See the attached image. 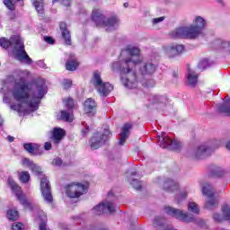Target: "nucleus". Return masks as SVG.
<instances>
[{
	"instance_id": "obj_1",
	"label": "nucleus",
	"mask_w": 230,
	"mask_h": 230,
	"mask_svg": "<svg viewBox=\"0 0 230 230\" xmlns=\"http://www.w3.org/2000/svg\"><path fill=\"white\" fill-rule=\"evenodd\" d=\"M6 84L13 85L12 94L19 104L10 105L12 111L17 112H35L39 110L40 99L44 98L47 93L46 81L40 79L35 84H21L19 78L13 75H10L5 79Z\"/></svg>"
},
{
	"instance_id": "obj_2",
	"label": "nucleus",
	"mask_w": 230,
	"mask_h": 230,
	"mask_svg": "<svg viewBox=\"0 0 230 230\" xmlns=\"http://www.w3.org/2000/svg\"><path fill=\"white\" fill-rule=\"evenodd\" d=\"M0 46L4 48V49H8V48H13V53L14 55V58L21 62V64H25V66H31L33 64V60L31 59L28 53L24 49V41L22 38L19 35L11 36L10 40L6 38L0 39Z\"/></svg>"
},
{
	"instance_id": "obj_3",
	"label": "nucleus",
	"mask_w": 230,
	"mask_h": 230,
	"mask_svg": "<svg viewBox=\"0 0 230 230\" xmlns=\"http://www.w3.org/2000/svg\"><path fill=\"white\" fill-rule=\"evenodd\" d=\"M125 58L122 60L113 62L111 66V71L115 73L116 71H120L122 74L121 82L124 86L128 89H136L137 87V77L136 76V72L132 69L130 66H124Z\"/></svg>"
},
{
	"instance_id": "obj_4",
	"label": "nucleus",
	"mask_w": 230,
	"mask_h": 230,
	"mask_svg": "<svg viewBox=\"0 0 230 230\" xmlns=\"http://www.w3.org/2000/svg\"><path fill=\"white\" fill-rule=\"evenodd\" d=\"M120 58H124L123 66H130L132 69L143 62V58L139 56V49L137 47H127L121 51Z\"/></svg>"
},
{
	"instance_id": "obj_5",
	"label": "nucleus",
	"mask_w": 230,
	"mask_h": 230,
	"mask_svg": "<svg viewBox=\"0 0 230 230\" xmlns=\"http://www.w3.org/2000/svg\"><path fill=\"white\" fill-rule=\"evenodd\" d=\"M199 31L192 24L185 27H179L171 32L172 39H197L200 35Z\"/></svg>"
},
{
	"instance_id": "obj_6",
	"label": "nucleus",
	"mask_w": 230,
	"mask_h": 230,
	"mask_svg": "<svg viewBox=\"0 0 230 230\" xmlns=\"http://www.w3.org/2000/svg\"><path fill=\"white\" fill-rule=\"evenodd\" d=\"M91 82L92 85L95 87L101 96H109L111 92L114 89V86L110 83H103L100 72L93 73V77Z\"/></svg>"
},
{
	"instance_id": "obj_7",
	"label": "nucleus",
	"mask_w": 230,
	"mask_h": 230,
	"mask_svg": "<svg viewBox=\"0 0 230 230\" xmlns=\"http://www.w3.org/2000/svg\"><path fill=\"white\" fill-rule=\"evenodd\" d=\"M164 213L169 215V217H172V218L180 220L181 222H193V220H195L191 214L173 207H165Z\"/></svg>"
},
{
	"instance_id": "obj_8",
	"label": "nucleus",
	"mask_w": 230,
	"mask_h": 230,
	"mask_svg": "<svg viewBox=\"0 0 230 230\" xmlns=\"http://www.w3.org/2000/svg\"><path fill=\"white\" fill-rule=\"evenodd\" d=\"M87 193V187L80 182H72L66 187V194L70 199H78Z\"/></svg>"
},
{
	"instance_id": "obj_9",
	"label": "nucleus",
	"mask_w": 230,
	"mask_h": 230,
	"mask_svg": "<svg viewBox=\"0 0 230 230\" xmlns=\"http://www.w3.org/2000/svg\"><path fill=\"white\" fill-rule=\"evenodd\" d=\"M202 193L208 197L205 204L207 209H211V208L218 206V199L215 197V189L211 184L204 183L202 186Z\"/></svg>"
},
{
	"instance_id": "obj_10",
	"label": "nucleus",
	"mask_w": 230,
	"mask_h": 230,
	"mask_svg": "<svg viewBox=\"0 0 230 230\" xmlns=\"http://www.w3.org/2000/svg\"><path fill=\"white\" fill-rule=\"evenodd\" d=\"M111 131L109 129H104L103 134L94 133L93 136L90 139V146L92 150H98L101 146H103L109 139V136Z\"/></svg>"
},
{
	"instance_id": "obj_11",
	"label": "nucleus",
	"mask_w": 230,
	"mask_h": 230,
	"mask_svg": "<svg viewBox=\"0 0 230 230\" xmlns=\"http://www.w3.org/2000/svg\"><path fill=\"white\" fill-rule=\"evenodd\" d=\"M8 184L11 186L12 190L15 193L21 204L24 206V208L31 209V203H30V200L26 199V197L22 194V190H21V187L15 183V181H13L12 177L8 178Z\"/></svg>"
},
{
	"instance_id": "obj_12",
	"label": "nucleus",
	"mask_w": 230,
	"mask_h": 230,
	"mask_svg": "<svg viewBox=\"0 0 230 230\" xmlns=\"http://www.w3.org/2000/svg\"><path fill=\"white\" fill-rule=\"evenodd\" d=\"M114 211H116L114 203L107 199L99 203L93 209L94 215H105V213H114Z\"/></svg>"
},
{
	"instance_id": "obj_13",
	"label": "nucleus",
	"mask_w": 230,
	"mask_h": 230,
	"mask_svg": "<svg viewBox=\"0 0 230 230\" xmlns=\"http://www.w3.org/2000/svg\"><path fill=\"white\" fill-rule=\"evenodd\" d=\"M184 45L172 43L170 45H166L163 48L164 55L169 58H174V57H179V55H182L184 52Z\"/></svg>"
},
{
	"instance_id": "obj_14",
	"label": "nucleus",
	"mask_w": 230,
	"mask_h": 230,
	"mask_svg": "<svg viewBox=\"0 0 230 230\" xmlns=\"http://www.w3.org/2000/svg\"><path fill=\"white\" fill-rule=\"evenodd\" d=\"M99 28H104L108 32L116 31V30L119 28V19H118L116 16L106 17Z\"/></svg>"
},
{
	"instance_id": "obj_15",
	"label": "nucleus",
	"mask_w": 230,
	"mask_h": 230,
	"mask_svg": "<svg viewBox=\"0 0 230 230\" xmlns=\"http://www.w3.org/2000/svg\"><path fill=\"white\" fill-rule=\"evenodd\" d=\"M40 191L45 202H53V195H51V185L48 178L43 177L40 180Z\"/></svg>"
},
{
	"instance_id": "obj_16",
	"label": "nucleus",
	"mask_w": 230,
	"mask_h": 230,
	"mask_svg": "<svg viewBox=\"0 0 230 230\" xmlns=\"http://www.w3.org/2000/svg\"><path fill=\"white\" fill-rule=\"evenodd\" d=\"M106 19L105 13L101 8H93L92 12V20L96 24V26L100 27L102 23Z\"/></svg>"
},
{
	"instance_id": "obj_17",
	"label": "nucleus",
	"mask_w": 230,
	"mask_h": 230,
	"mask_svg": "<svg viewBox=\"0 0 230 230\" xmlns=\"http://www.w3.org/2000/svg\"><path fill=\"white\" fill-rule=\"evenodd\" d=\"M84 111L86 114L94 116L96 114V102L93 98H88L84 103Z\"/></svg>"
},
{
	"instance_id": "obj_18",
	"label": "nucleus",
	"mask_w": 230,
	"mask_h": 230,
	"mask_svg": "<svg viewBox=\"0 0 230 230\" xmlns=\"http://www.w3.org/2000/svg\"><path fill=\"white\" fill-rule=\"evenodd\" d=\"M130 128H132L131 124H125L122 127V132L119 134V145L120 146H123L125 143L127 142V139H128V136H130Z\"/></svg>"
},
{
	"instance_id": "obj_19",
	"label": "nucleus",
	"mask_w": 230,
	"mask_h": 230,
	"mask_svg": "<svg viewBox=\"0 0 230 230\" xmlns=\"http://www.w3.org/2000/svg\"><path fill=\"white\" fill-rule=\"evenodd\" d=\"M59 28L66 44H67V46H71V32L67 30V24L62 22L59 24Z\"/></svg>"
},
{
	"instance_id": "obj_20",
	"label": "nucleus",
	"mask_w": 230,
	"mask_h": 230,
	"mask_svg": "<svg viewBox=\"0 0 230 230\" xmlns=\"http://www.w3.org/2000/svg\"><path fill=\"white\" fill-rule=\"evenodd\" d=\"M165 191H177L179 190V181L172 178L167 179L164 183Z\"/></svg>"
},
{
	"instance_id": "obj_21",
	"label": "nucleus",
	"mask_w": 230,
	"mask_h": 230,
	"mask_svg": "<svg viewBox=\"0 0 230 230\" xmlns=\"http://www.w3.org/2000/svg\"><path fill=\"white\" fill-rule=\"evenodd\" d=\"M199 82V75L195 73L194 70H191L190 68L187 71V84L190 87H195Z\"/></svg>"
},
{
	"instance_id": "obj_22",
	"label": "nucleus",
	"mask_w": 230,
	"mask_h": 230,
	"mask_svg": "<svg viewBox=\"0 0 230 230\" xmlns=\"http://www.w3.org/2000/svg\"><path fill=\"white\" fill-rule=\"evenodd\" d=\"M157 66L152 61L146 62L140 68L142 75H154Z\"/></svg>"
},
{
	"instance_id": "obj_23",
	"label": "nucleus",
	"mask_w": 230,
	"mask_h": 230,
	"mask_svg": "<svg viewBox=\"0 0 230 230\" xmlns=\"http://www.w3.org/2000/svg\"><path fill=\"white\" fill-rule=\"evenodd\" d=\"M206 24L208 22L202 16H196L192 21V26L198 30L200 33H202V30L206 28Z\"/></svg>"
},
{
	"instance_id": "obj_24",
	"label": "nucleus",
	"mask_w": 230,
	"mask_h": 230,
	"mask_svg": "<svg viewBox=\"0 0 230 230\" xmlns=\"http://www.w3.org/2000/svg\"><path fill=\"white\" fill-rule=\"evenodd\" d=\"M66 137V130L61 128H55L52 133V139L56 145H58Z\"/></svg>"
},
{
	"instance_id": "obj_25",
	"label": "nucleus",
	"mask_w": 230,
	"mask_h": 230,
	"mask_svg": "<svg viewBox=\"0 0 230 230\" xmlns=\"http://www.w3.org/2000/svg\"><path fill=\"white\" fill-rule=\"evenodd\" d=\"M208 152H209V146L206 145L199 146L194 152V155L197 159H202Z\"/></svg>"
},
{
	"instance_id": "obj_26",
	"label": "nucleus",
	"mask_w": 230,
	"mask_h": 230,
	"mask_svg": "<svg viewBox=\"0 0 230 230\" xmlns=\"http://www.w3.org/2000/svg\"><path fill=\"white\" fill-rule=\"evenodd\" d=\"M159 146L161 148H170V144L172 143V138L166 136V133H162L161 136H158Z\"/></svg>"
},
{
	"instance_id": "obj_27",
	"label": "nucleus",
	"mask_w": 230,
	"mask_h": 230,
	"mask_svg": "<svg viewBox=\"0 0 230 230\" xmlns=\"http://www.w3.org/2000/svg\"><path fill=\"white\" fill-rule=\"evenodd\" d=\"M15 76L18 78V82L20 84H27L26 78H30V71L29 70H18L15 72Z\"/></svg>"
},
{
	"instance_id": "obj_28",
	"label": "nucleus",
	"mask_w": 230,
	"mask_h": 230,
	"mask_svg": "<svg viewBox=\"0 0 230 230\" xmlns=\"http://www.w3.org/2000/svg\"><path fill=\"white\" fill-rule=\"evenodd\" d=\"M187 209L193 215L200 214V207H199V204H197L195 201H189L187 204Z\"/></svg>"
},
{
	"instance_id": "obj_29",
	"label": "nucleus",
	"mask_w": 230,
	"mask_h": 230,
	"mask_svg": "<svg viewBox=\"0 0 230 230\" xmlns=\"http://www.w3.org/2000/svg\"><path fill=\"white\" fill-rule=\"evenodd\" d=\"M188 193H190V190L188 188H186L175 197V202L178 204V206H181V204H182V202L188 199Z\"/></svg>"
},
{
	"instance_id": "obj_30",
	"label": "nucleus",
	"mask_w": 230,
	"mask_h": 230,
	"mask_svg": "<svg viewBox=\"0 0 230 230\" xmlns=\"http://www.w3.org/2000/svg\"><path fill=\"white\" fill-rule=\"evenodd\" d=\"M31 2L38 13H44V0H31Z\"/></svg>"
},
{
	"instance_id": "obj_31",
	"label": "nucleus",
	"mask_w": 230,
	"mask_h": 230,
	"mask_svg": "<svg viewBox=\"0 0 230 230\" xmlns=\"http://www.w3.org/2000/svg\"><path fill=\"white\" fill-rule=\"evenodd\" d=\"M37 220H41V223L40 224V230H47L46 220H48V218L46 217V214L43 211L40 212V215L37 217Z\"/></svg>"
},
{
	"instance_id": "obj_32",
	"label": "nucleus",
	"mask_w": 230,
	"mask_h": 230,
	"mask_svg": "<svg viewBox=\"0 0 230 230\" xmlns=\"http://www.w3.org/2000/svg\"><path fill=\"white\" fill-rule=\"evenodd\" d=\"M23 148L29 154H33L39 148V146L37 144L27 143L23 145Z\"/></svg>"
},
{
	"instance_id": "obj_33",
	"label": "nucleus",
	"mask_w": 230,
	"mask_h": 230,
	"mask_svg": "<svg viewBox=\"0 0 230 230\" xmlns=\"http://www.w3.org/2000/svg\"><path fill=\"white\" fill-rule=\"evenodd\" d=\"M60 119L71 123V121H73V113H71L70 111H62Z\"/></svg>"
},
{
	"instance_id": "obj_34",
	"label": "nucleus",
	"mask_w": 230,
	"mask_h": 230,
	"mask_svg": "<svg viewBox=\"0 0 230 230\" xmlns=\"http://www.w3.org/2000/svg\"><path fill=\"white\" fill-rule=\"evenodd\" d=\"M66 67L67 71H75L76 67H78V62L75 60H71L66 62Z\"/></svg>"
},
{
	"instance_id": "obj_35",
	"label": "nucleus",
	"mask_w": 230,
	"mask_h": 230,
	"mask_svg": "<svg viewBox=\"0 0 230 230\" xmlns=\"http://www.w3.org/2000/svg\"><path fill=\"white\" fill-rule=\"evenodd\" d=\"M7 218L9 220H17V218H19V212H17V210H8L7 211Z\"/></svg>"
},
{
	"instance_id": "obj_36",
	"label": "nucleus",
	"mask_w": 230,
	"mask_h": 230,
	"mask_svg": "<svg viewBox=\"0 0 230 230\" xmlns=\"http://www.w3.org/2000/svg\"><path fill=\"white\" fill-rule=\"evenodd\" d=\"M213 219L215 220V222H224V220H226V216L224 215V207H222V215L215 213L213 215Z\"/></svg>"
},
{
	"instance_id": "obj_37",
	"label": "nucleus",
	"mask_w": 230,
	"mask_h": 230,
	"mask_svg": "<svg viewBox=\"0 0 230 230\" xmlns=\"http://www.w3.org/2000/svg\"><path fill=\"white\" fill-rule=\"evenodd\" d=\"M20 181L21 182H23V184H26L30 181V172L27 171L22 172L20 173Z\"/></svg>"
},
{
	"instance_id": "obj_38",
	"label": "nucleus",
	"mask_w": 230,
	"mask_h": 230,
	"mask_svg": "<svg viewBox=\"0 0 230 230\" xmlns=\"http://www.w3.org/2000/svg\"><path fill=\"white\" fill-rule=\"evenodd\" d=\"M181 146L182 145L181 144L180 141L171 139V144L169 146V148L171 150H180Z\"/></svg>"
},
{
	"instance_id": "obj_39",
	"label": "nucleus",
	"mask_w": 230,
	"mask_h": 230,
	"mask_svg": "<svg viewBox=\"0 0 230 230\" xmlns=\"http://www.w3.org/2000/svg\"><path fill=\"white\" fill-rule=\"evenodd\" d=\"M218 111L223 114H226V116H230V106H226V104L219 105Z\"/></svg>"
},
{
	"instance_id": "obj_40",
	"label": "nucleus",
	"mask_w": 230,
	"mask_h": 230,
	"mask_svg": "<svg viewBox=\"0 0 230 230\" xmlns=\"http://www.w3.org/2000/svg\"><path fill=\"white\" fill-rule=\"evenodd\" d=\"M22 165L27 166V168H30V170H31L35 166V163H33V161L30 160L29 158H23Z\"/></svg>"
},
{
	"instance_id": "obj_41",
	"label": "nucleus",
	"mask_w": 230,
	"mask_h": 230,
	"mask_svg": "<svg viewBox=\"0 0 230 230\" xmlns=\"http://www.w3.org/2000/svg\"><path fill=\"white\" fill-rule=\"evenodd\" d=\"M208 66L209 61H208V59H203L199 63L198 67L199 71H204V69H206V67H208Z\"/></svg>"
},
{
	"instance_id": "obj_42",
	"label": "nucleus",
	"mask_w": 230,
	"mask_h": 230,
	"mask_svg": "<svg viewBox=\"0 0 230 230\" xmlns=\"http://www.w3.org/2000/svg\"><path fill=\"white\" fill-rule=\"evenodd\" d=\"M164 19H166V17H164V16H161L158 18H153L151 21V24H152V26H157V24H160V22H163V21H164Z\"/></svg>"
},
{
	"instance_id": "obj_43",
	"label": "nucleus",
	"mask_w": 230,
	"mask_h": 230,
	"mask_svg": "<svg viewBox=\"0 0 230 230\" xmlns=\"http://www.w3.org/2000/svg\"><path fill=\"white\" fill-rule=\"evenodd\" d=\"M131 186L135 189V190H141V181H139V180L137 179H133L132 181L130 182Z\"/></svg>"
},
{
	"instance_id": "obj_44",
	"label": "nucleus",
	"mask_w": 230,
	"mask_h": 230,
	"mask_svg": "<svg viewBox=\"0 0 230 230\" xmlns=\"http://www.w3.org/2000/svg\"><path fill=\"white\" fill-rule=\"evenodd\" d=\"M0 93H4V98H3V102L4 103H12V99L10 97H8V93L4 92V88H2Z\"/></svg>"
},
{
	"instance_id": "obj_45",
	"label": "nucleus",
	"mask_w": 230,
	"mask_h": 230,
	"mask_svg": "<svg viewBox=\"0 0 230 230\" xmlns=\"http://www.w3.org/2000/svg\"><path fill=\"white\" fill-rule=\"evenodd\" d=\"M31 170L36 175H40V173H42V167L39 166L37 164H35L34 166Z\"/></svg>"
},
{
	"instance_id": "obj_46",
	"label": "nucleus",
	"mask_w": 230,
	"mask_h": 230,
	"mask_svg": "<svg viewBox=\"0 0 230 230\" xmlns=\"http://www.w3.org/2000/svg\"><path fill=\"white\" fill-rule=\"evenodd\" d=\"M4 4L9 10H15V4H13V1H12V0H4Z\"/></svg>"
},
{
	"instance_id": "obj_47",
	"label": "nucleus",
	"mask_w": 230,
	"mask_h": 230,
	"mask_svg": "<svg viewBox=\"0 0 230 230\" xmlns=\"http://www.w3.org/2000/svg\"><path fill=\"white\" fill-rule=\"evenodd\" d=\"M64 102H65V106L66 107V109H73V107H75V102L73 101V99L67 98Z\"/></svg>"
},
{
	"instance_id": "obj_48",
	"label": "nucleus",
	"mask_w": 230,
	"mask_h": 230,
	"mask_svg": "<svg viewBox=\"0 0 230 230\" xmlns=\"http://www.w3.org/2000/svg\"><path fill=\"white\" fill-rule=\"evenodd\" d=\"M221 48H223L224 49H226V51L230 52V41L222 40Z\"/></svg>"
},
{
	"instance_id": "obj_49",
	"label": "nucleus",
	"mask_w": 230,
	"mask_h": 230,
	"mask_svg": "<svg viewBox=\"0 0 230 230\" xmlns=\"http://www.w3.org/2000/svg\"><path fill=\"white\" fill-rule=\"evenodd\" d=\"M58 0H52V3H57ZM63 6H71V0H60Z\"/></svg>"
},
{
	"instance_id": "obj_50",
	"label": "nucleus",
	"mask_w": 230,
	"mask_h": 230,
	"mask_svg": "<svg viewBox=\"0 0 230 230\" xmlns=\"http://www.w3.org/2000/svg\"><path fill=\"white\" fill-rule=\"evenodd\" d=\"M22 227H24V226L22 223H14L13 225V230H22Z\"/></svg>"
},
{
	"instance_id": "obj_51",
	"label": "nucleus",
	"mask_w": 230,
	"mask_h": 230,
	"mask_svg": "<svg viewBox=\"0 0 230 230\" xmlns=\"http://www.w3.org/2000/svg\"><path fill=\"white\" fill-rule=\"evenodd\" d=\"M52 164H53L54 166H61V164H62V159H60V158H58V157L55 158V159L52 161Z\"/></svg>"
},
{
	"instance_id": "obj_52",
	"label": "nucleus",
	"mask_w": 230,
	"mask_h": 230,
	"mask_svg": "<svg viewBox=\"0 0 230 230\" xmlns=\"http://www.w3.org/2000/svg\"><path fill=\"white\" fill-rule=\"evenodd\" d=\"M44 40L48 44H54L55 43V40H53V38H51L49 36L44 37Z\"/></svg>"
},
{
	"instance_id": "obj_53",
	"label": "nucleus",
	"mask_w": 230,
	"mask_h": 230,
	"mask_svg": "<svg viewBox=\"0 0 230 230\" xmlns=\"http://www.w3.org/2000/svg\"><path fill=\"white\" fill-rule=\"evenodd\" d=\"M145 87H154L155 85V83L154 80H148L145 84Z\"/></svg>"
},
{
	"instance_id": "obj_54",
	"label": "nucleus",
	"mask_w": 230,
	"mask_h": 230,
	"mask_svg": "<svg viewBox=\"0 0 230 230\" xmlns=\"http://www.w3.org/2000/svg\"><path fill=\"white\" fill-rule=\"evenodd\" d=\"M158 102L160 103H166V102H168V99L164 96H160V97H158Z\"/></svg>"
},
{
	"instance_id": "obj_55",
	"label": "nucleus",
	"mask_w": 230,
	"mask_h": 230,
	"mask_svg": "<svg viewBox=\"0 0 230 230\" xmlns=\"http://www.w3.org/2000/svg\"><path fill=\"white\" fill-rule=\"evenodd\" d=\"M82 136H86L89 134V127L86 126L84 129H82Z\"/></svg>"
},
{
	"instance_id": "obj_56",
	"label": "nucleus",
	"mask_w": 230,
	"mask_h": 230,
	"mask_svg": "<svg viewBox=\"0 0 230 230\" xmlns=\"http://www.w3.org/2000/svg\"><path fill=\"white\" fill-rule=\"evenodd\" d=\"M45 150H51V142H46L44 144Z\"/></svg>"
},
{
	"instance_id": "obj_57",
	"label": "nucleus",
	"mask_w": 230,
	"mask_h": 230,
	"mask_svg": "<svg viewBox=\"0 0 230 230\" xmlns=\"http://www.w3.org/2000/svg\"><path fill=\"white\" fill-rule=\"evenodd\" d=\"M65 89H69L71 87V81L67 80L64 83Z\"/></svg>"
},
{
	"instance_id": "obj_58",
	"label": "nucleus",
	"mask_w": 230,
	"mask_h": 230,
	"mask_svg": "<svg viewBox=\"0 0 230 230\" xmlns=\"http://www.w3.org/2000/svg\"><path fill=\"white\" fill-rule=\"evenodd\" d=\"M159 220H161V217H157L155 218L154 221V226H161V224L159 223Z\"/></svg>"
},
{
	"instance_id": "obj_59",
	"label": "nucleus",
	"mask_w": 230,
	"mask_h": 230,
	"mask_svg": "<svg viewBox=\"0 0 230 230\" xmlns=\"http://www.w3.org/2000/svg\"><path fill=\"white\" fill-rule=\"evenodd\" d=\"M7 139H8L9 143H13V139H14L13 137L8 136Z\"/></svg>"
},
{
	"instance_id": "obj_60",
	"label": "nucleus",
	"mask_w": 230,
	"mask_h": 230,
	"mask_svg": "<svg viewBox=\"0 0 230 230\" xmlns=\"http://www.w3.org/2000/svg\"><path fill=\"white\" fill-rule=\"evenodd\" d=\"M39 66H40V67H46V64H44V62L42 61H39Z\"/></svg>"
},
{
	"instance_id": "obj_61",
	"label": "nucleus",
	"mask_w": 230,
	"mask_h": 230,
	"mask_svg": "<svg viewBox=\"0 0 230 230\" xmlns=\"http://www.w3.org/2000/svg\"><path fill=\"white\" fill-rule=\"evenodd\" d=\"M226 148H227V150H230V141H228L227 143H226Z\"/></svg>"
},
{
	"instance_id": "obj_62",
	"label": "nucleus",
	"mask_w": 230,
	"mask_h": 230,
	"mask_svg": "<svg viewBox=\"0 0 230 230\" xmlns=\"http://www.w3.org/2000/svg\"><path fill=\"white\" fill-rule=\"evenodd\" d=\"M217 3H218V4H224V0H216Z\"/></svg>"
},
{
	"instance_id": "obj_63",
	"label": "nucleus",
	"mask_w": 230,
	"mask_h": 230,
	"mask_svg": "<svg viewBox=\"0 0 230 230\" xmlns=\"http://www.w3.org/2000/svg\"><path fill=\"white\" fill-rule=\"evenodd\" d=\"M123 6H124V8H128V3H124Z\"/></svg>"
},
{
	"instance_id": "obj_64",
	"label": "nucleus",
	"mask_w": 230,
	"mask_h": 230,
	"mask_svg": "<svg viewBox=\"0 0 230 230\" xmlns=\"http://www.w3.org/2000/svg\"><path fill=\"white\" fill-rule=\"evenodd\" d=\"M3 122H4L3 118L0 117V125H3Z\"/></svg>"
}]
</instances>
